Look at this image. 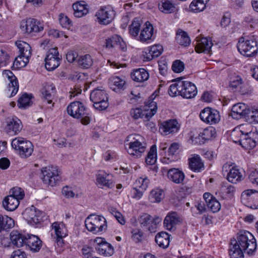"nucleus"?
I'll use <instances>...</instances> for the list:
<instances>
[{"instance_id":"obj_56","label":"nucleus","mask_w":258,"mask_h":258,"mask_svg":"<svg viewBox=\"0 0 258 258\" xmlns=\"http://www.w3.org/2000/svg\"><path fill=\"white\" fill-rule=\"evenodd\" d=\"M253 199L258 201V192L253 189H247L242 192L241 199Z\"/></svg>"},{"instance_id":"obj_22","label":"nucleus","mask_w":258,"mask_h":258,"mask_svg":"<svg viewBox=\"0 0 258 258\" xmlns=\"http://www.w3.org/2000/svg\"><path fill=\"white\" fill-rule=\"evenodd\" d=\"M249 108L244 103H239L234 104L231 109V115L235 119L245 118Z\"/></svg>"},{"instance_id":"obj_20","label":"nucleus","mask_w":258,"mask_h":258,"mask_svg":"<svg viewBox=\"0 0 258 258\" xmlns=\"http://www.w3.org/2000/svg\"><path fill=\"white\" fill-rule=\"evenodd\" d=\"M235 191V187L227 182H223L219 190L215 192V195L220 196L222 199L232 198Z\"/></svg>"},{"instance_id":"obj_55","label":"nucleus","mask_w":258,"mask_h":258,"mask_svg":"<svg viewBox=\"0 0 258 258\" xmlns=\"http://www.w3.org/2000/svg\"><path fill=\"white\" fill-rule=\"evenodd\" d=\"M10 192V196L15 198L18 201L20 200H22L25 195L22 189L18 187H15L11 189Z\"/></svg>"},{"instance_id":"obj_14","label":"nucleus","mask_w":258,"mask_h":258,"mask_svg":"<svg viewBox=\"0 0 258 258\" xmlns=\"http://www.w3.org/2000/svg\"><path fill=\"white\" fill-rule=\"evenodd\" d=\"M180 125L176 119H169L160 123L159 132L162 135L166 136L176 133Z\"/></svg>"},{"instance_id":"obj_15","label":"nucleus","mask_w":258,"mask_h":258,"mask_svg":"<svg viewBox=\"0 0 258 258\" xmlns=\"http://www.w3.org/2000/svg\"><path fill=\"white\" fill-rule=\"evenodd\" d=\"M210 139L209 127L204 129L202 132L191 131L190 133V140L194 145H203Z\"/></svg>"},{"instance_id":"obj_45","label":"nucleus","mask_w":258,"mask_h":258,"mask_svg":"<svg viewBox=\"0 0 258 258\" xmlns=\"http://www.w3.org/2000/svg\"><path fill=\"white\" fill-rule=\"evenodd\" d=\"M141 21L139 18H136L132 21V24L129 26V33L133 37L138 36L140 32Z\"/></svg>"},{"instance_id":"obj_36","label":"nucleus","mask_w":258,"mask_h":258,"mask_svg":"<svg viewBox=\"0 0 258 258\" xmlns=\"http://www.w3.org/2000/svg\"><path fill=\"white\" fill-rule=\"evenodd\" d=\"M19 205V201L15 198L10 195L5 197L3 202V207L8 211H14Z\"/></svg>"},{"instance_id":"obj_26","label":"nucleus","mask_w":258,"mask_h":258,"mask_svg":"<svg viewBox=\"0 0 258 258\" xmlns=\"http://www.w3.org/2000/svg\"><path fill=\"white\" fill-rule=\"evenodd\" d=\"M181 220L180 216L176 212H170L166 216L164 220V225L167 230H171Z\"/></svg>"},{"instance_id":"obj_60","label":"nucleus","mask_w":258,"mask_h":258,"mask_svg":"<svg viewBox=\"0 0 258 258\" xmlns=\"http://www.w3.org/2000/svg\"><path fill=\"white\" fill-rule=\"evenodd\" d=\"M220 119L219 111L211 108V124L218 123Z\"/></svg>"},{"instance_id":"obj_39","label":"nucleus","mask_w":258,"mask_h":258,"mask_svg":"<svg viewBox=\"0 0 258 258\" xmlns=\"http://www.w3.org/2000/svg\"><path fill=\"white\" fill-rule=\"evenodd\" d=\"M87 5L84 2H77L73 4L74 14L76 17L80 18L86 15L88 13Z\"/></svg>"},{"instance_id":"obj_43","label":"nucleus","mask_w":258,"mask_h":258,"mask_svg":"<svg viewBox=\"0 0 258 258\" xmlns=\"http://www.w3.org/2000/svg\"><path fill=\"white\" fill-rule=\"evenodd\" d=\"M244 250L236 243H233L231 240V244L229 250L231 258H244Z\"/></svg>"},{"instance_id":"obj_53","label":"nucleus","mask_w":258,"mask_h":258,"mask_svg":"<svg viewBox=\"0 0 258 258\" xmlns=\"http://www.w3.org/2000/svg\"><path fill=\"white\" fill-rule=\"evenodd\" d=\"M29 61V58L18 55L17 57H16L14 61L13 68H14L16 69L23 68L26 66Z\"/></svg>"},{"instance_id":"obj_3","label":"nucleus","mask_w":258,"mask_h":258,"mask_svg":"<svg viewBox=\"0 0 258 258\" xmlns=\"http://www.w3.org/2000/svg\"><path fill=\"white\" fill-rule=\"evenodd\" d=\"M85 226L88 231L97 234L106 230L107 222L103 216L91 214L85 220Z\"/></svg>"},{"instance_id":"obj_44","label":"nucleus","mask_w":258,"mask_h":258,"mask_svg":"<svg viewBox=\"0 0 258 258\" xmlns=\"http://www.w3.org/2000/svg\"><path fill=\"white\" fill-rule=\"evenodd\" d=\"M14 226V221L7 216L0 215V232L3 230H8Z\"/></svg>"},{"instance_id":"obj_54","label":"nucleus","mask_w":258,"mask_h":258,"mask_svg":"<svg viewBox=\"0 0 258 258\" xmlns=\"http://www.w3.org/2000/svg\"><path fill=\"white\" fill-rule=\"evenodd\" d=\"M174 5L169 1H166L162 3L159 9L165 13H171L174 11Z\"/></svg>"},{"instance_id":"obj_23","label":"nucleus","mask_w":258,"mask_h":258,"mask_svg":"<svg viewBox=\"0 0 258 258\" xmlns=\"http://www.w3.org/2000/svg\"><path fill=\"white\" fill-rule=\"evenodd\" d=\"M52 228L56 236L55 241L58 245L62 246L63 243L62 239L67 235V230L64 225L62 223L54 222L52 224Z\"/></svg>"},{"instance_id":"obj_40","label":"nucleus","mask_w":258,"mask_h":258,"mask_svg":"<svg viewBox=\"0 0 258 258\" xmlns=\"http://www.w3.org/2000/svg\"><path fill=\"white\" fill-rule=\"evenodd\" d=\"M155 241L160 247L166 248L169 244V235L163 231L158 233L155 237Z\"/></svg>"},{"instance_id":"obj_5","label":"nucleus","mask_w":258,"mask_h":258,"mask_svg":"<svg viewBox=\"0 0 258 258\" xmlns=\"http://www.w3.org/2000/svg\"><path fill=\"white\" fill-rule=\"evenodd\" d=\"M253 136H254V133L249 132L244 134L241 131L238 130L233 131L231 137L234 143L239 144L245 149H250L256 146V142L252 138Z\"/></svg>"},{"instance_id":"obj_49","label":"nucleus","mask_w":258,"mask_h":258,"mask_svg":"<svg viewBox=\"0 0 258 258\" xmlns=\"http://www.w3.org/2000/svg\"><path fill=\"white\" fill-rule=\"evenodd\" d=\"M78 64L81 67L88 69L93 64V60L89 54H85L80 56L78 60Z\"/></svg>"},{"instance_id":"obj_27","label":"nucleus","mask_w":258,"mask_h":258,"mask_svg":"<svg viewBox=\"0 0 258 258\" xmlns=\"http://www.w3.org/2000/svg\"><path fill=\"white\" fill-rule=\"evenodd\" d=\"M128 145V153L137 158L140 157L141 154L145 151L146 147L138 140L130 142Z\"/></svg>"},{"instance_id":"obj_35","label":"nucleus","mask_w":258,"mask_h":258,"mask_svg":"<svg viewBox=\"0 0 258 258\" xmlns=\"http://www.w3.org/2000/svg\"><path fill=\"white\" fill-rule=\"evenodd\" d=\"M131 76L134 81L138 82H143L147 80L149 76L148 72L143 68L134 70Z\"/></svg>"},{"instance_id":"obj_11","label":"nucleus","mask_w":258,"mask_h":258,"mask_svg":"<svg viewBox=\"0 0 258 258\" xmlns=\"http://www.w3.org/2000/svg\"><path fill=\"white\" fill-rule=\"evenodd\" d=\"M20 28L22 31L30 34L38 33L43 31L44 25L40 21L33 18H29L26 20H22L21 22Z\"/></svg>"},{"instance_id":"obj_48","label":"nucleus","mask_w":258,"mask_h":258,"mask_svg":"<svg viewBox=\"0 0 258 258\" xmlns=\"http://www.w3.org/2000/svg\"><path fill=\"white\" fill-rule=\"evenodd\" d=\"M181 80H175L174 83L171 84L168 89V93L170 96L174 97L180 95Z\"/></svg>"},{"instance_id":"obj_42","label":"nucleus","mask_w":258,"mask_h":258,"mask_svg":"<svg viewBox=\"0 0 258 258\" xmlns=\"http://www.w3.org/2000/svg\"><path fill=\"white\" fill-rule=\"evenodd\" d=\"M54 91L55 87L53 84L46 86L42 92L44 101L47 104H51L54 95Z\"/></svg>"},{"instance_id":"obj_9","label":"nucleus","mask_w":258,"mask_h":258,"mask_svg":"<svg viewBox=\"0 0 258 258\" xmlns=\"http://www.w3.org/2000/svg\"><path fill=\"white\" fill-rule=\"evenodd\" d=\"M162 221V218L155 216L153 217L147 213H143L138 218V222L142 228H145L151 233L156 231L157 226Z\"/></svg>"},{"instance_id":"obj_34","label":"nucleus","mask_w":258,"mask_h":258,"mask_svg":"<svg viewBox=\"0 0 258 258\" xmlns=\"http://www.w3.org/2000/svg\"><path fill=\"white\" fill-rule=\"evenodd\" d=\"M10 237L13 244L18 247L26 245L27 235H23L17 231H13L11 233Z\"/></svg>"},{"instance_id":"obj_18","label":"nucleus","mask_w":258,"mask_h":258,"mask_svg":"<svg viewBox=\"0 0 258 258\" xmlns=\"http://www.w3.org/2000/svg\"><path fill=\"white\" fill-rule=\"evenodd\" d=\"M42 212L39 210H36L34 206L30 208H27L24 211L23 215L24 218L28 223L34 225L40 223L41 221Z\"/></svg>"},{"instance_id":"obj_10","label":"nucleus","mask_w":258,"mask_h":258,"mask_svg":"<svg viewBox=\"0 0 258 258\" xmlns=\"http://www.w3.org/2000/svg\"><path fill=\"white\" fill-rule=\"evenodd\" d=\"M149 108L146 109V111L143 112L140 108H133L131 110L130 114L132 117L135 119H138L140 118H145L147 120H149L157 112L156 102L153 101H151L148 104Z\"/></svg>"},{"instance_id":"obj_37","label":"nucleus","mask_w":258,"mask_h":258,"mask_svg":"<svg viewBox=\"0 0 258 258\" xmlns=\"http://www.w3.org/2000/svg\"><path fill=\"white\" fill-rule=\"evenodd\" d=\"M242 174L237 167H232L227 176V179L232 183H237L243 180Z\"/></svg>"},{"instance_id":"obj_17","label":"nucleus","mask_w":258,"mask_h":258,"mask_svg":"<svg viewBox=\"0 0 258 258\" xmlns=\"http://www.w3.org/2000/svg\"><path fill=\"white\" fill-rule=\"evenodd\" d=\"M95 241L97 244L95 249L100 254L106 256L113 254L114 252L113 246L110 243L105 241L104 239L98 237Z\"/></svg>"},{"instance_id":"obj_57","label":"nucleus","mask_w":258,"mask_h":258,"mask_svg":"<svg viewBox=\"0 0 258 258\" xmlns=\"http://www.w3.org/2000/svg\"><path fill=\"white\" fill-rule=\"evenodd\" d=\"M245 118L249 120L251 123H258V110L249 109Z\"/></svg>"},{"instance_id":"obj_7","label":"nucleus","mask_w":258,"mask_h":258,"mask_svg":"<svg viewBox=\"0 0 258 258\" xmlns=\"http://www.w3.org/2000/svg\"><path fill=\"white\" fill-rule=\"evenodd\" d=\"M11 145L13 148L19 151V154L22 157H29L33 151V146L32 143L21 137L13 139Z\"/></svg>"},{"instance_id":"obj_28","label":"nucleus","mask_w":258,"mask_h":258,"mask_svg":"<svg viewBox=\"0 0 258 258\" xmlns=\"http://www.w3.org/2000/svg\"><path fill=\"white\" fill-rule=\"evenodd\" d=\"M26 246L34 252L38 251L42 246V241L39 238L34 235L27 234Z\"/></svg>"},{"instance_id":"obj_64","label":"nucleus","mask_w":258,"mask_h":258,"mask_svg":"<svg viewBox=\"0 0 258 258\" xmlns=\"http://www.w3.org/2000/svg\"><path fill=\"white\" fill-rule=\"evenodd\" d=\"M231 22V14L229 12H225L223 16L220 25L222 27L225 28L227 27Z\"/></svg>"},{"instance_id":"obj_31","label":"nucleus","mask_w":258,"mask_h":258,"mask_svg":"<svg viewBox=\"0 0 258 258\" xmlns=\"http://www.w3.org/2000/svg\"><path fill=\"white\" fill-rule=\"evenodd\" d=\"M22 128L21 120L18 118H12L8 121L6 130L8 134L13 135L18 134Z\"/></svg>"},{"instance_id":"obj_46","label":"nucleus","mask_w":258,"mask_h":258,"mask_svg":"<svg viewBox=\"0 0 258 258\" xmlns=\"http://www.w3.org/2000/svg\"><path fill=\"white\" fill-rule=\"evenodd\" d=\"M32 95L28 94L26 93H24L18 101V106L20 108L25 109L30 106L32 104L31 99Z\"/></svg>"},{"instance_id":"obj_47","label":"nucleus","mask_w":258,"mask_h":258,"mask_svg":"<svg viewBox=\"0 0 258 258\" xmlns=\"http://www.w3.org/2000/svg\"><path fill=\"white\" fill-rule=\"evenodd\" d=\"M176 41L178 44L184 47L188 46L190 43V40L187 34L182 31L177 33Z\"/></svg>"},{"instance_id":"obj_32","label":"nucleus","mask_w":258,"mask_h":258,"mask_svg":"<svg viewBox=\"0 0 258 258\" xmlns=\"http://www.w3.org/2000/svg\"><path fill=\"white\" fill-rule=\"evenodd\" d=\"M5 74L7 75L10 83L9 84V90L11 91L10 97L15 96L19 89L18 81L17 78L10 70L5 71Z\"/></svg>"},{"instance_id":"obj_19","label":"nucleus","mask_w":258,"mask_h":258,"mask_svg":"<svg viewBox=\"0 0 258 258\" xmlns=\"http://www.w3.org/2000/svg\"><path fill=\"white\" fill-rule=\"evenodd\" d=\"M180 96L183 98L190 99L194 97L197 94L196 86L190 82L181 80Z\"/></svg>"},{"instance_id":"obj_38","label":"nucleus","mask_w":258,"mask_h":258,"mask_svg":"<svg viewBox=\"0 0 258 258\" xmlns=\"http://www.w3.org/2000/svg\"><path fill=\"white\" fill-rule=\"evenodd\" d=\"M16 45L19 50L20 54L19 55L29 59L31 55V47L30 45L22 41H16Z\"/></svg>"},{"instance_id":"obj_29","label":"nucleus","mask_w":258,"mask_h":258,"mask_svg":"<svg viewBox=\"0 0 258 258\" xmlns=\"http://www.w3.org/2000/svg\"><path fill=\"white\" fill-rule=\"evenodd\" d=\"M168 178L176 184L182 183L184 178L185 175L182 171L178 168H171L167 172Z\"/></svg>"},{"instance_id":"obj_50","label":"nucleus","mask_w":258,"mask_h":258,"mask_svg":"<svg viewBox=\"0 0 258 258\" xmlns=\"http://www.w3.org/2000/svg\"><path fill=\"white\" fill-rule=\"evenodd\" d=\"M163 190L159 188H156L151 191L149 199L152 203H159L163 199Z\"/></svg>"},{"instance_id":"obj_25","label":"nucleus","mask_w":258,"mask_h":258,"mask_svg":"<svg viewBox=\"0 0 258 258\" xmlns=\"http://www.w3.org/2000/svg\"><path fill=\"white\" fill-rule=\"evenodd\" d=\"M188 161V167L193 172H201L205 169L204 162L199 155L194 154Z\"/></svg>"},{"instance_id":"obj_52","label":"nucleus","mask_w":258,"mask_h":258,"mask_svg":"<svg viewBox=\"0 0 258 258\" xmlns=\"http://www.w3.org/2000/svg\"><path fill=\"white\" fill-rule=\"evenodd\" d=\"M156 146L154 145L151 146L149 152L148 153L146 158V162L149 165H153L155 163L157 160Z\"/></svg>"},{"instance_id":"obj_13","label":"nucleus","mask_w":258,"mask_h":258,"mask_svg":"<svg viewBox=\"0 0 258 258\" xmlns=\"http://www.w3.org/2000/svg\"><path fill=\"white\" fill-rule=\"evenodd\" d=\"M95 16L100 24L107 25L114 18L115 12L110 7H103L96 12Z\"/></svg>"},{"instance_id":"obj_51","label":"nucleus","mask_w":258,"mask_h":258,"mask_svg":"<svg viewBox=\"0 0 258 258\" xmlns=\"http://www.w3.org/2000/svg\"><path fill=\"white\" fill-rule=\"evenodd\" d=\"M206 5L204 0L193 1L190 4L189 8L192 12L198 13L205 9Z\"/></svg>"},{"instance_id":"obj_24","label":"nucleus","mask_w":258,"mask_h":258,"mask_svg":"<svg viewBox=\"0 0 258 258\" xmlns=\"http://www.w3.org/2000/svg\"><path fill=\"white\" fill-rule=\"evenodd\" d=\"M97 184L101 188L106 187L111 188L114 186V183L110 178V174L104 171H100L96 175Z\"/></svg>"},{"instance_id":"obj_63","label":"nucleus","mask_w":258,"mask_h":258,"mask_svg":"<svg viewBox=\"0 0 258 258\" xmlns=\"http://www.w3.org/2000/svg\"><path fill=\"white\" fill-rule=\"evenodd\" d=\"M200 118L203 122H210V107H207L201 111Z\"/></svg>"},{"instance_id":"obj_6","label":"nucleus","mask_w":258,"mask_h":258,"mask_svg":"<svg viewBox=\"0 0 258 258\" xmlns=\"http://www.w3.org/2000/svg\"><path fill=\"white\" fill-rule=\"evenodd\" d=\"M90 99L96 110H104L109 105L107 94L103 89L99 88L94 89L90 93Z\"/></svg>"},{"instance_id":"obj_41","label":"nucleus","mask_w":258,"mask_h":258,"mask_svg":"<svg viewBox=\"0 0 258 258\" xmlns=\"http://www.w3.org/2000/svg\"><path fill=\"white\" fill-rule=\"evenodd\" d=\"M145 27L141 31L140 38L142 42L146 41L151 38L153 33V27L149 22H146Z\"/></svg>"},{"instance_id":"obj_1","label":"nucleus","mask_w":258,"mask_h":258,"mask_svg":"<svg viewBox=\"0 0 258 258\" xmlns=\"http://www.w3.org/2000/svg\"><path fill=\"white\" fill-rule=\"evenodd\" d=\"M233 243H236L248 255H252L256 249V240L253 235L247 231L240 232L237 239H232Z\"/></svg>"},{"instance_id":"obj_33","label":"nucleus","mask_w":258,"mask_h":258,"mask_svg":"<svg viewBox=\"0 0 258 258\" xmlns=\"http://www.w3.org/2000/svg\"><path fill=\"white\" fill-rule=\"evenodd\" d=\"M110 89L115 92H118L125 88V81L122 78L117 76L111 77L109 80Z\"/></svg>"},{"instance_id":"obj_16","label":"nucleus","mask_w":258,"mask_h":258,"mask_svg":"<svg viewBox=\"0 0 258 258\" xmlns=\"http://www.w3.org/2000/svg\"><path fill=\"white\" fill-rule=\"evenodd\" d=\"M149 180L147 177H140L134 183L133 187V197L139 200L143 196V192L147 188Z\"/></svg>"},{"instance_id":"obj_62","label":"nucleus","mask_w":258,"mask_h":258,"mask_svg":"<svg viewBox=\"0 0 258 258\" xmlns=\"http://www.w3.org/2000/svg\"><path fill=\"white\" fill-rule=\"evenodd\" d=\"M184 68V63L180 60H176L172 65L173 71L176 73H179L183 71Z\"/></svg>"},{"instance_id":"obj_59","label":"nucleus","mask_w":258,"mask_h":258,"mask_svg":"<svg viewBox=\"0 0 258 258\" xmlns=\"http://www.w3.org/2000/svg\"><path fill=\"white\" fill-rule=\"evenodd\" d=\"M143 233L140 229H134L132 231V238L136 243H139L142 240Z\"/></svg>"},{"instance_id":"obj_61","label":"nucleus","mask_w":258,"mask_h":258,"mask_svg":"<svg viewBox=\"0 0 258 258\" xmlns=\"http://www.w3.org/2000/svg\"><path fill=\"white\" fill-rule=\"evenodd\" d=\"M220 209V203L211 194V211L216 213L218 212Z\"/></svg>"},{"instance_id":"obj_8","label":"nucleus","mask_w":258,"mask_h":258,"mask_svg":"<svg viewBox=\"0 0 258 258\" xmlns=\"http://www.w3.org/2000/svg\"><path fill=\"white\" fill-rule=\"evenodd\" d=\"M237 47L241 54L246 56H251L256 54L258 50L257 43L254 38L246 40L243 37L240 38Z\"/></svg>"},{"instance_id":"obj_30","label":"nucleus","mask_w":258,"mask_h":258,"mask_svg":"<svg viewBox=\"0 0 258 258\" xmlns=\"http://www.w3.org/2000/svg\"><path fill=\"white\" fill-rule=\"evenodd\" d=\"M195 50L199 53L210 54V45L207 37H197Z\"/></svg>"},{"instance_id":"obj_2","label":"nucleus","mask_w":258,"mask_h":258,"mask_svg":"<svg viewBox=\"0 0 258 258\" xmlns=\"http://www.w3.org/2000/svg\"><path fill=\"white\" fill-rule=\"evenodd\" d=\"M67 111L73 117L80 119L84 125L88 124L90 122V113L88 108L80 101L71 103L67 107Z\"/></svg>"},{"instance_id":"obj_21","label":"nucleus","mask_w":258,"mask_h":258,"mask_svg":"<svg viewBox=\"0 0 258 258\" xmlns=\"http://www.w3.org/2000/svg\"><path fill=\"white\" fill-rule=\"evenodd\" d=\"M105 46L106 48H113L118 46L122 51L126 50V45L122 38L118 35H113L106 39Z\"/></svg>"},{"instance_id":"obj_4","label":"nucleus","mask_w":258,"mask_h":258,"mask_svg":"<svg viewBox=\"0 0 258 258\" xmlns=\"http://www.w3.org/2000/svg\"><path fill=\"white\" fill-rule=\"evenodd\" d=\"M41 172V179L45 184L53 186L61 179V172L57 166H48L43 167Z\"/></svg>"},{"instance_id":"obj_12","label":"nucleus","mask_w":258,"mask_h":258,"mask_svg":"<svg viewBox=\"0 0 258 258\" xmlns=\"http://www.w3.org/2000/svg\"><path fill=\"white\" fill-rule=\"evenodd\" d=\"M61 60V57L59 55L57 48H50L45 58V68L49 71L55 70L59 66Z\"/></svg>"},{"instance_id":"obj_58","label":"nucleus","mask_w":258,"mask_h":258,"mask_svg":"<svg viewBox=\"0 0 258 258\" xmlns=\"http://www.w3.org/2000/svg\"><path fill=\"white\" fill-rule=\"evenodd\" d=\"M59 21L60 24L62 27L69 29L72 26V22L68 16L63 14H60L59 16Z\"/></svg>"}]
</instances>
